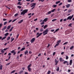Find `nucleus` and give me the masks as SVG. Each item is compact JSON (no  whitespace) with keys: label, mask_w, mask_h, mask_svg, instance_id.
I'll use <instances>...</instances> for the list:
<instances>
[{"label":"nucleus","mask_w":74,"mask_h":74,"mask_svg":"<svg viewBox=\"0 0 74 74\" xmlns=\"http://www.w3.org/2000/svg\"><path fill=\"white\" fill-rule=\"evenodd\" d=\"M48 32H49L48 29H46V30L42 32L43 34H44L43 36H45V35L47 34H48Z\"/></svg>","instance_id":"f257e3e1"},{"label":"nucleus","mask_w":74,"mask_h":74,"mask_svg":"<svg viewBox=\"0 0 74 74\" xmlns=\"http://www.w3.org/2000/svg\"><path fill=\"white\" fill-rule=\"evenodd\" d=\"M28 11V10L27 9L23 10V11L21 12L20 15H25L26 13H27V12Z\"/></svg>","instance_id":"f03ea898"},{"label":"nucleus","mask_w":74,"mask_h":74,"mask_svg":"<svg viewBox=\"0 0 74 74\" xmlns=\"http://www.w3.org/2000/svg\"><path fill=\"white\" fill-rule=\"evenodd\" d=\"M74 16V15H73L71 16H69L67 18V20H69H69H71V19L72 18H73V17Z\"/></svg>","instance_id":"7ed1b4c3"},{"label":"nucleus","mask_w":74,"mask_h":74,"mask_svg":"<svg viewBox=\"0 0 74 74\" xmlns=\"http://www.w3.org/2000/svg\"><path fill=\"white\" fill-rule=\"evenodd\" d=\"M42 34V33H41L40 34L39 32L37 33L36 34V35H38L37 37L36 38H38V37H40V36H41Z\"/></svg>","instance_id":"20e7f679"},{"label":"nucleus","mask_w":74,"mask_h":74,"mask_svg":"<svg viewBox=\"0 0 74 74\" xmlns=\"http://www.w3.org/2000/svg\"><path fill=\"white\" fill-rule=\"evenodd\" d=\"M31 5H32L31 6V7H35V5H36V3H32L31 4Z\"/></svg>","instance_id":"39448f33"},{"label":"nucleus","mask_w":74,"mask_h":74,"mask_svg":"<svg viewBox=\"0 0 74 74\" xmlns=\"http://www.w3.org/2000/svg\"><path fill=\"white\" fill-rule=\"evenodd\" d=\"M12 53H13V55H15L16 54V52L15 51V50H13L10 51Z\"/></svg>","instance_id":"423d86ee"},{"label":"nucleus","mask_w":74,"mask_h":74,"mask_svg":"<svg viewBox=\"0 0 74 74\" xmlns=\"http://www.w3.org/2000/svg\"><path fill=\"white\" fill-rule=\"evenodd\" d=\"M63 63L64 64H66V63L67 65V66H69V62H68L67 61H64L63 62Z\"/></svg>","instance_id":"0eeeda50"},{"label":"nucleus","mask_w":74,"mask_h":74,"mask_svg":"<svg viewBox=\"0 0 74 74\" xmlns=\"http://www.w3.org/2000/svg\"><path fill=\"white\" fill-rule=\"evenodd\" d=\"M34 41H35V38H34L31 40V43H32V42H34Z\"/></svg>","instance_id":"6e6552de"},{"label":"nucleus","mask_w":74,"mask_h":74,"mask_svg":"<svg viewBox=\"0 0 74 74\" xmlns=\"http://www.w3.org/2000/svg\"><path fill=\"white\" fill-rule=\"evenodd\" d=\"M55 63H56L55 64V65H57V64H58V61H57L56 59H55Z\"/></svg>","instance_id":"1a4fd4ad"},{"label":"nucleus","mask_w":74,"mask_h":74,"mask_svg":"<svg viewBox=\"0 0 74 74\" xmlns=\"http://www.w3.org/2000/svg\"><path fill=\"white\" fill-rule=\"evenodd\" d=\"M72 63H73V61L72 60H71L70 61L69 64L70 65H71L72 64Z\"/></svg>","instance_id":"9d476101"},{"label":"nucleus","mask_w":74,"mask_h":74,"mask_svg":"<svg viewBox=\"0 0 74 74\" xmlns=\"http://www.w3.org/2000/svg\"><path fill=\"white\" fill-rule=\"evenodd\" d=\"M48 19V18H45L43 21V22H46L47 21V20Z\"/></svg>","instance_id":"9b49d317"},{"label":"nucleus","mask_w":74,"mask_h":74,"mask_svg":"<svg viewBox=\"0 0 74 74\" xmlns=\"http://www.w3.org/2000/svg\"><path fill=\"white\" fill-rule=\"evenodd\" d=\"M66 6L67 8H69V7H70V5L68 4L67 5H66Z\"/></svg>","instance_id":"f8f14e48"},{"label":"nucleus","mask_w":74,"mask_h":74,"mask_svg":"<svg viewBox=\"0 0 74 74\" xmlns=\"http://www.w3.org/2000/svg\"><path fill=\"white\" fill-rule=\"evenodd\" d=\"M13 28H14V27H12L10 29L9 32H11L12 30V29H13Z\"/></svg>","instance_id":"ddd939ff"},{"label":"nucleus","mask_w":74,"mask_h":74,"mask_svg":"<svg viewBox=\"0 0 74 74\" xmlns=\"http://www.w3.org/2000/svg\"><path fill=\"white\" fill-rule=\"evenodd\" d=\"M23 21V20H21L18 22V23H22Z\"/></svg>","instance_id":"4468645a"},{"label":"nucleus","mask_w":74,"mask_h":74,"mask_svg":"<svg viewBox=\"0 0 74 74\" xmlns=\"http://www.w3.org/2000/svg\"><path fill=\"white\" fill-rule=\"evenodd\" d=\"M7 37L5 36H4L1 39L2 41H3V40H5V39Z\"/></svg>","instance_id":"2eb2a0df"},{"label":"nucleus","mask_w":74,"mask_h":74,"mask_svg":"<svg viewBox=\"0 0 74 74\" xmlns=\"http://www.w3.org/2000/svg\"><path fill=\"white\" fill-rule=\"evenodd\" d=\"M25 47H23L20 50V51H23V50H25Z\"/></svg>","instance_id":"dca6fc26"},{"label":"nucleus","mask_w":74,"mask_h":74,"mask_svg":"<svg viewBox=\"0 0 74 74\" xmlns=\"http://www.w3.org/2000/svg\"><path fill=\"white\" fill-rule=\"evenodd\" d=\"M6 28H7V27L5 26L3 28L2 30V31L4 30H5V29H6Z\"/></svg>","instance_id":"f3484780"},{"label":"nucleus","mask_w":74,"mask_h":74,"mask_svg":"<svg viewBox=\"0 0 74 74\" xmlns=\"http://www.w3.org/2000/svg\"><path fill=\"white\" fill-rule=\"evenodd\" d=\"M10 27H11V25H10L7 28V29H8V30L10 29Z\"/></svg>","instance_id":"a211bd4d"},{"label":"nucleus","mask_w":74,"mask_h":74,"mask_svg":"<svg viewBox=\"0 0 74 74\" xmlns=\"http://www.w3.org/2000/svg\"><path fill=\"white\" fill-rule=\"evenodd\" d=\"M60 1H57L56 3V4H58V3H60Z\"/></svg>","instance_id":"6ab92c4d"},{"label":"nucleus","mask_w":74,"mask_h":74,"mask_svg":"<svg viewBox=\"0 0 74 74\" xmlns=\"http://www.w3.org/2000/svg\"><path fill=\"white\" fill-rule=\"evenodd\" d=\"M51 13V11H50L46 14V15H48L49 14H50Z\"/></svg>","instance_id":"aec40b11"},{"label":"nucleus","mask_w":74,"mask_h":74,"mask_svg":"<svg viewBox=\"0 0 74 74\" xmlns=\"http://www.w3.org/2000/svg\"><path fill=\"white\" fill-rule=\"evenodd\" d=\"M55 10H56V9H54L53 10H51V12H54L55 11Z\"/></svg>","instance_id":"412c9836"},{"label":"nucleus","mask_w":74,"mask_h":74,"mask_svg":"<svg viewBox=\"0 0 74 74\" xmlns=\"http://www.w3.org/2000/svg\"><path fill=\"white\" fill-rule=\"evenodd\" d=\"M48 26L47 25H45L44 27V29H45V28H47V27Z\"/></svg>","instance_id":"4be33fe9"},{"label":"nucleus","mask_w":74,"mask_h":74,"mask_svg":"<svg viewBox=\"0 0 74 74\" xmlns=\"http://www.w3.org/2000/svg\"><path fill=\"white\" fill-rule=\"evenodd\" d=\"M28 68V70L30 72L31 71V68Z\"/></svg>","instance_id":"5701e85b"},{"label":"nucleus","mask_w":74,"mask_h":74,"mask_svg":"<svg viewBox=\"0 0 74 74\" xmlns=\"http://www.w3.org/2000/svg\"><path fill=\"white\" fill-rule=\"evenodd\" d=\"M3 69V65H0V70H1Z\"/></svg>","instance_id":"b1692460"},{"label":"nucleus","mask_w":74,"mask_h":74,"mask_svg":"<svg viewBox=\"0 0 74 74\" xmlns=\"http://www.w3.org/2000/svg\"><path fill=\"white\" fill-rule=\"evenodd\" d=\"M27 53H28V51H25L24 53L25 55H26L27 54Z\"/></svg>","instance_id":"393cba45"},{"label":"nucleus","mask_w":74,"mask_h":74,"mask_svg":"<svg viewBox=\"0 0 74 74\" xmlns=\"http://www.w3.org/2000/svg\"><path fill=\"white\" fill-rule=\"evenodd\" d=\"M43 31H44V30L42 28L41 29H40V32H43Z\"/></svg>","instance_id":"a878e982"},{"label":"nucleus","mask_w":74,"mask_h":74,"mask_svg":"<svg viewBox=\"0 0 74 74\" xmlns=\"http://www.w3.org/2000/svg\"><path fill=\"white\" fill-rule=\"evenodd\" d=\"M9 34L8 33H7L5 34L4 36H7Z\"/></svg>","instance_id":"bb28decb"},{"label":"nucleus","mask_w":74,"mask_h":74,"mask_svg":"<svg viewBox=\"0 0 74 74\" xmlns=\"http://www.w3.org/2000/svg\"><path fill=\"white\" fill-rule=\"evenodd\" d=\"M56 70L57 71H59V67H57V69Z\"/></svg>","instance_id":"cd10ccee"},{"label":"nucleus","mask_w":74,"mask_h":74,"mask_svg":"<svg viewBox=\"0 0 74 74\" xmlns=\"http://www.w3.org/2000/svg\"><path fill=\"white\" fill-rule=\"evenodd\" d=\"M9 49V47L6 48L5 49H3V51H6L7 49Z\"/></svg>","instance_id":"c85d7f7f"},{"label":"nucleus","mask_w":74,"mask_h":74,"mask_svg":"<svg viewBox=\"0 0 74 74\" xmlns=\"http://www.w3.org/2000/svg\"><path fill=\"white\" fill-rule=\"evenodd\" d=\"M15 70H14L12 71L11 72V74H12V73H15Z\"/></svg>","instance_id":"c756f323"},{"label":"nucleus","mask_w":74,"mask_h":74,"mask_svg":"<svg viewBox=\"0 0 74 74\" xmlns=\"http://www.w3.org/2000/svg\"><path fill=\"white\" fill-rule=\"evenodd\" d=\"M56 20H57V19H53V20H52V22H54V21H56Z\"/></svg>","instance_id":"7c9ffc66"},{"label":"nucleus","mask_w":74,"mask_h":74,"mask_svg":"<svg viewBox=\"0 0 74 74\" xmlns=\"http://www.w3.org/2000/svg\"><path fill=\"white\" fill-rule=\"evenodd\" d=\"M10 39V37L9 36L7 38V41H8Z\"/></svg>","instance_id":"2f4dec72"},{"label":"nucleus","mask_w":74,"mask_h":74,"mask_svg":"<svg viewBox=\"0 0 74 74\" xmlns=\"http://www.w3.org/2000/svg\"><path fill=\"white\" fill-rule=\"evenodd\" d=\"M61 42V40H58L57 42V43H60Z\"/></svg>","instance_id":"473e14b6"},{"label":"nucleus","mask_w":74,"mask_h":74,"mask_svg":"<svg viewBox=\"0 0 74 74\" xmlns=\"http://www.w3.org/2000/svg\"><path fill=\"white\" fill-rule=\"evenodd\" d=\"M7 22L6 21L4 23L3 25H6V24H7Z\"/></svg>","instance_id":"72a5a7b5"},{"label":"nucleus","mask_w":74,"mask_h":74,"mask_svg":"<svg viewBox=\"0 0 74 74\" xmlns=\"http://www.w3.org/2000/svg\"><path fill=\"white\" fill-rule=\"evenodd\" d=\"M73 48H74V46H73L70 48V49H71V50L72 49H73Z\"/></svg>","instance_id":"f704fd0d"},{"label":"nucleus","mask_w":74,"mask_h":74,"mask_svg":"<svg viewBox=\"0 0 74 74\" xmlns=\"http://www.w3.org/2000/svg\"><path fill=\"white\" fill-rule=\"evenodd\" d=\"M11 40H11V42H12L13 41H14V38H11Z\"/></svg>","instance_id":"c9c22d12"},{"label":"nucleus","mask_w":74,"mask_h":74,"mask_svg":"<svg viewBox=\"0 0 74 74\" xmlns=\"http://www.w3.org/2000/svg\"><path fill=\"white\" fill-rule=\"evenodd\" d=\"M68 44V42H66L63 44V45H66V44Z\"/></svg>","instance_id":"e433bc0d"},{"label":"nucleus","mask_w":74,"mask_h":74,"mask_svg":"<svg viewBox=\"0 0 74 74\" xmlns=\"http://www.w3.org/2000/svg\"><path fill=\"white\" fill-rule=\"evenodd\" d=\"M60 62H62V58H60Z\"/></svg>","instance_id":"4c0bfd02"},{"label":"nucleus","mask_w":74,"mask_h":74,"mask_svg":"<svg viewBox=\"0 0 74 74\" xmlns=\"http://www.w3.org/2000/svg\"><path fill=\"white\" fill-rule=\"evenodd\" d=\"M50 73H51V71H49L47 73V74H50Z\"/></svg>","instance_id":"58836bf2"},{"label":"nucleus","mask_w":74,"mask_h":74,"mask_svg":"<svg viewBox=\"0 0 74 74\" xmlns=\"http://www.w3.org/2000/svg\"><path fill=\"white\" fill-rule=\"evenodd\" d=\"M18 14L16 13L14 15V16H18Z\"/></svg>","instance_id":"ea45409f"},{"label":"nucleus","mask_w":74,"mask_h":74,"mask_svg":"<svg viewBox=\"0 0 74 74\" xmlns=\"http://www.w3.org/2000/svg\"><path fill=\"white\" fill-rule=\"evenodd\" d=\"M71 0H68V2L69 3H71Z\"/></svg>","instance_id":"a19ab883"},{"label":"nucleus","mask_w":74,"mask_h":74,"mask_svg":"<svg viewBox=\"0 0 74 74\" xmlns=\"http://www.w3.org/2000/svg\"><path fill=\"white\" fill-rule=\"evenodd\" d=\"M56 6H57V5H53V7L55 8V7H56Z\"/></svg>","instance_id":"79ce46f5"},{"label":"nucleus","mask_w":74,"mask_h":74,"mask_svg":"<svg viewBox=\"0 0 74 74\" xmlns=\"http://www.w3.org/2000/svg\"><path fill=\"white\" fill-rule=\"evenodd\" d=\"M39 1H41L42 2H43L44 1V0H39Z\"/></svg>","instance_id":"37998d69"},{"label":"nucleus","mask_w":74,"mask_h":74,"mask_svg":"<svg viewBox=\"0 0 74 74\" xmlns=\"http://www.w3.org/2000/svg\"><path fill=\"white\" fill-rule=\"evenodd\" d=\"M23 73V71H20L19 73V74H22V73Z\"/></svg>","instance_id":"c03bdc74"},{"label":"nucleus","mask_w":74,"mask_h":74,"mask_svg":"<svg viewBox=\"0 0 74 74\" xmlns=\"http://www.w3.org/2000/svg\"><path fill=\"white\" fill-rule=\"evenodd\" d=\"M17 8H19L20 9V8H21V6H17Z\"/></svg>","instance_id":"a18cd8bd"},{"label":"nucleus","mask_w":74,"mask_h":74,"mask_svg":"<svg viewBox=\"0 0 74 74\" xmlns=\"http://www.w3.org/2000/svg\"><path fill=\"white\" fill-rule=\"evenodd\" d=\"M69 59V57H68V56H66V60H67V59Z\"/></svg>","instance_id":"49530a36"},{"label":"nucleus","mask_w":74,"mask_h":74,"mask_svg":"<svg viewBox=\"0 0 74 74\" xmlns=\"http://www.w3.org/2000/svg\"><path fill=\"white\" fill-rule=\"evenodd\" d=\"M1 52H2V53H4V51L3 50H2Z\"/></svg>","instance_id":"de8ad7c7"},{"label":"nucleus","mask_w":74,"mask_h":74,"mask_svg":"<svg viewBox=\"0 0 74 74\" xmlns=\"http://www.w3.org/2000/svg\"><path fill=\"white\" fill-rule=\"evenodd\" d=\"M31 66V64H30L28 66L27 68H30V67Z\"/></svg>","instance_id":"09e8293b"},{"label":"nucleus","mask_w":74,"mask_h":74,"mask_svg":"<svg viewBox=\"0 0 74 74\" xmlns=\"http://www.w3.org/2000/svg\"><path fill=\"white\" fill-rule=\"evenodd\" d=\"M71 12V10H69L68 11V12L69 13Z\"/></svg>","instance_id":"8fccbe9b"},{"label":"nucleus","mask_w":74,"mask_h":74,"mask_svg":"<svg viewBox=\"0 0 74 74\" xmlns=\"http://www.w3.org/2000/svg\"><path fill=\"white\" fill-rule=\"evenodd\" d=\"M62 4V3H60L58 5L59 6H60V5H61Z\"/></svg>","instance_id":"3c124183"},{"label":"nucleus","mask_w":74,"mask_h":74,"mask_svg":"<svg viewBox=\"0 0 74 74\" xmlns=\"http://www.w3.org/2000/svg\"><path fill=\"white\" fill-rule=\"evenodd\" d=\"M59 30V28L57 29H56V30L55 32H58V31Z\"/></svg>","instance_id":"603ef678"},{"label":"nucleus","mask_w":74,"mask_h":74,"mask_svg":"<svg viewBox=\"0 0 74 74\" xmlns=\"http://www.w3.org/2000/svg\"><path fill=\"white\" fill-rule=\"evenodd\" d=\"M16 19H15L14 20H13L12 21V22H15V21H16Z\"/></svg>","instance_id":"864d4df0"},{"label":"nucleus","mask_w":74,"mask_h":74,"mask_svg":"<svg viewBox=\"0 0 74 74\" xmlns=\"http://www.w3.org/2000/svg\"><path fill=\"white\" fill-rule=\"evenodd\" d=\"M43 24H44V22L43 21V22L41 23V25H43Z\"/></svg>","instance_id":"5fc2aeb1"},{"label":"nucleus","mask_w":74,"mask_h":74,"mask_svg":"<svg viewBox=\"0 0 74 74\" xmlns=\"http://www.w3.org/2000/svg\"><path fill=\"white\" fill-rule=\"evenodd\" d=\"M19 34H18L16 37V38H18V37H19Z\"/></svg>","instance_id":"6e6d98bb"},{"label":"nucleus","mask_w":74,"mask_h":74,"mask_svg":"<svg viewBox=\"0 0 74 74\" xmlns=\"http://www.w3.org/2000/svg\"><path fill=\"white\" fill-rule=\"evenodd\" d=\"M59 43H57V44H56V45L57 46H58V45H59Z\"/></svg>","instance_id":"4d7b16f0"},{"label":"nucleus","mask_w":74,"mask_h":74,"mask_svg":"<svg viewBox=\"0 0 74 74\" xmlns=\"http://www.w3.org/2000/svg\"><path fill=\"white\" fill-rule=\"evenodd\" d=\"M3 21H7V19H5V18H3Z\"/></svg>","instance_id":"13d9d810"},{"label":"nucleus","mask_w":74,"mask_h":74,"mask_svg":"<svg viewBox=\"0 0 74 74\" xmlns=\"http://www.w3.org/2000/svg\"><path fill=\"white\" fill-rule=\"evenodd\" d=\"M56 53H55V52H54L53 54V55H55Z\"/></svg>","instance_id":"bf43d9fd"},{"label":"nucleus","mask_w":74,"mask_h":74,"mask_svg":"<svg viewBox=\"0 0 74 74\" xmlns=\"http://www.w3.org/2000/svg\"><path fill=\"white\" fill-rule=\"evenodd\" d=\"M54 31H55V30L54 29H53V30H51V32H53Z\"/></svg>","instance_id":"052dcab7"},{"label":"nucleus","mask_w":74,"mask_h":74,"mask_svg":"<svg viewBox=\"0 0 74 74\" xmlns=\"http://www.w3.org/2000/svg\"><path fill=\"white\" fill-rule=\"evenodd\" d=\"M71 25H72V23H70V24L69 25V26H71Z\"/></svg>","instance_id":"680f3d73"},{"label":"nucleus","mask_w":74,"mask_h":74,"mask_svg":"<svg viewBox=\"0 0 74 74\" xmlns=\"http://www.w3.org/2000/svg\"><path fill=\"white\" fill-rule=\"evenodd\" d=\"M12 22V20H10L9 21V23H10V22Z\"/></svg>","instance_id":"e2e57ef3"},{"label":"nucleus","mask_w":74,"mask_h":74,"mask_svg":"<svg viewBox=\"0 0 74 74\" xmlns=\"http://www.w3.org/2000/svg\"><path fill=\"white\" fill-rule=\"evenodd\" d=\"M11 55V53H9L8 54V55L9 56H10V55Z\"/></svg>","instance_id":"0e129e2a"},{"label":"nucleus","mask_w":74,"mask_h":74,"mask_svg":"<svg viewBox=\"0 0 74 74\" xmlns=\"http://www.w3.org/2000/svg\"><path fill=\"white\" fill-rule=\"evenodd\" d=\"M25 73L24 74H28V73L27 72H25Z\"/></svg>","instance_id":"69168bd1"},{"label":"nucleus","mask_w":74,"mask_h":74,"mask_svg":"<svg viewBox=\"0 0 74 74\" xmlns=\"http://www.w3.org/2000/svg\"><path fill=\"white\" fill-rule=\"evenodd\" d=\"M66 20H67V19H66V18L64 19V21H66Z\"/></svg>","instance_id":"338daca9"},{"label":"nucleus","mask_w":74,"mask_h":74,"mask_svg":"<svg viewBox=\"0 0 74 74\" xmlns=\"http://www.w3.org/2000/svg\"><path fill=\"white\" fill-rule=\"evenodd\" d=\"M34 21H37V18H36V19H34Z\"/></svg>","instance_id":"774afa93"}]
</instances>
